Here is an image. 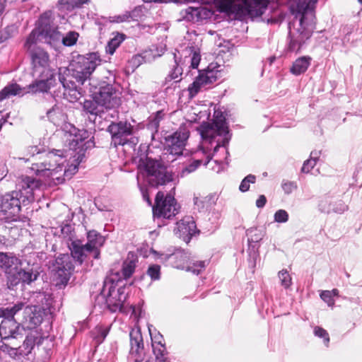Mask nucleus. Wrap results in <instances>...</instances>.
<instances>
[{"mask_svg":"<svg viewBox=\"0 0 362 362\" xmlns=\"http://www.w3.org/2000/svg\"><path fill=\"white\" fill-rule=\"evenodd\" d=\"M318 0H295L290 9L293 20L288 24L287 50L298 52L310 38L316 26L315 8Z\"/></svg>","mask_w":362,"mask_h":362,"instance_id":"nucleus-1","label":"nucleus"},{"mask_svg":"<svg viewBox=\"0 0 362 362\" xmlns=\"http://www.w3.org/2000/svg\"><path fill=\"white\" fill-rule=\"evenodd\" d=\"M101 59L97 53L86 56L78 55L70 64V68L59 69V80L62 84L64 95L71 102L78 100L83 95V90L76 84L83 85L90 80L93 72L100 64Z\"/></svg>","mask_w":362,"mask_h":362,"instance_id":"nucleus-2","label":"nucleus"},{"mask_svg":"<svg viewBox=\"0 0 362 362\" xmlns=\"http://www.w3.org/2000/svg\"><path fill=\"white\" fill-rule=\"evenodd\" d=\"M134 260L125 261L121 271H111L103 281V288L96 296L94 307L101 309L107 308L112 313L120 311L127 298L126 284L134 272Z\"/></svg>","mask_w":362,"mask_h":362,"instance_id":"nucleus-3","label":"nucleus"},{"mask_svg":"<svg viewBox=\"0 0 362 362\" xmlns=\"http://www.w3.org/2000/svg\"><path fill=\"white\" fill-rule=\"evenodd\" d=\"M42 181L33 176L22 175L18 184V189L2 196L1 211L7 218L16 220L21 206H26L34 200V191L40 189Z\"/></svg>","mask_w":362,"mask_h":362,"instance_id":"nucleus-4","label":"nucleus"},{"mask_svg":"<svg viewBox=\"0 0 362 362\" xmlns=\"http://www.w3.org/2000/svg\"><path fill=\"white\" fill-rule=\"evenodd\" d=\"M66 157L60 150L49 152L45 151L41 161L33 163L31 169L39 177H52L53 180H59L62 175H74L78 170L79 162L66 168L64 165Z\"/></svg>","mask_w":362,"mask_h":362,"instance_id":"nucleus-5","label":"nucleus"},{"mask_svg":"<svg viewBox=\"0 0 362 362\" xmlns=\"http://www.w3.org/2000/svg\"><path fill=\"white\" fill-rule=\"evenodd\" d=\"M215 114L213 122L204 123L199 129L203 139V148L208 151L213 147L214 153H216L220 147L226 148L231 137L223 114L216 112Z\"/></svg>","mask_w":362,"mask_h":362,"instance_id":"nucleus-6","label":"nucleus"},{"mask_svg":"<svg viewBox=\"0 0 362 362\" xmlns=\"http://www.w3.org/2000/svg\"><path fill=\"white\" fill-rule=\"evenodd\" d=\"M137 180L143 178L149 185L158 187L173 181V176L158 160L150 158L140 159L138 166Z\"/></svg>","mask_w":362,"mask_h":362,"instance_id":"nucleus-7","label":"nucleus"},{"mask_svg":"<svg viewBox=\"0 0 362 362\" xmlns=\"http://www.w3.org/2000/svg\"><path fill=\"white\" fill-rule=\"evenodd\" d=\"M54 21L53 12L47 11L40 16L35 28L46 44L57 49L60 45L61 33Z\"/></svg>","mask_w":362,"mask_h":362,"instance_id":"nucleus-8","label":"nucleus"},{"mask_svg":"<svg viewBox=\"0 0 362 362\" xmlns=\"http://www.w3.org/2000/svg\"><path fill=\"white\" fill-rule=\"evenodd\" d=\"M184 62L181 64V61L177 60L176 54H173L174 65L170 73L165 78L166 82L174 80L176 83L180 82L182 79L181 76L184 72V68L182 66L183 64L188 65V69H197L201 61V54L199 48L194 46L187 47L183 51Z\"/></svg>","mask_w":362,"mask_h":362,"instance_id":"nucleus-9","label":"nucleus"},{"mask_svg":"<svg viewBox=\"0 0 362 362\" xmlns=\"http://www.w3.org/2000/svg\"><path fill=\"white\" fill-rule=\"evenodd\" d=\"M220 66L210 64L208 67L203 70H199V74L194 82L188 87L189 95L190 98L195 97L199 92H202L211 88L217 81Z\"/></svg>","mask_w":362,"mask_h":362,"instance_id":"nucleus-10","label":"nucleus"},{"mask_svg":"<svg viewBox=\"0 0 362 362\" xmlns=\"http://www.w3.org/2000/svg\"><path fill=\"white\" fill-rule=\"evenodd\" d=\"M178 213L177 202L171 194L165 196L164 193L159 191L155 199V204L153 206L154 219H170Z\"/></svg>","mask_w":362,"mask_h":362,"instance_id":"nucleus-11","label":"nucleus"},{"mask_svg":"<svg viewBox=\"0 0 362 362\" xmlns=\"http://www.w3.org/2000/svg\"><path fill=\"white\" fill-rule=\"evenodd\" d=\"M107 131L110 133L115 146H124L127 144L134 146L138 142V139L134 136L133 126L127 122H112L108 126Z\"/></svg>","mask_w":362,"mask_h":362,"instance_id":"nucleus-12","label":"nucleus"},{"mask_svg":"<svg viewBox=\"0 0 362 362\" xmlns=\"http://www.w3.org/2000/svg\"><path fill=\"white\" fill-rule=\"evenodd\" d=\"M39 272L33 268L28 267L27 268H13L11 272H8L7 276V284L9 288H13L19 284L23 285H30L37 280Z\"/></svg>","mask_w":362,"mask_h":362,"instance_id":"nucleus-13","label":"nucleus"},{"mask_svg":"<svg viewBox=\"0 0 362 362\" xmlns=\"http://www.w3.org/2000/svg\"><path fill=\"white\" fill-rule=\"evenodd\" d=\"M189 136V132L185 127H180L175 132L166 136V149L169 155L182 156Z\"/></svg>","mask_w":362,"mask_h":362,"instance_id":"nucleus-14","label":"nucleus"},{"mask_svg":"<svg viewBox=\"0 0 362 362\" xmlns=\"http://www.w3.org/2000/svg\"><path fill=\"white\" fill-rule=\"evenodd\" d=\"M90 136V132L86 129H78L71 127L69 132L64 133V144L69 150L76 151L79 149L78 153L83 151L86 145L85 140ZM87 146H86V148Z\"/></svg>","mask_w":362,"mask_h":362,"instance_id":"nucleus-15","label":"nucleus"},{"mask_svg":"<svg viewBox=\"0 0 362 362\" xmlns=\"http://www.w3.org/2000/svg\"><path fill=\"white\" fill-rule=\"evenodd\" d=\"M130 350L129 361L130 362L144 361L145 356L143 337L139 329H132L129 333Z\"/></svg>","mask_w":362,"mask_h":362,"instance_id":"nucleus-16","label":"nucleus"},{"mask_svg":"<svg viewBox=\"0 0 362 362\" xmlns=\"http://www.w3.org/2000/svg\"><path fill=\"white\" fill-rule=\"evenodd\" d=\"M29 54L34 75H37V73H45L47 70H51L49 68V56L44 49L40 47H33L29 52Z\"/></svg>","mask_w":362,"mask_h":362,"instance_id":"nucleus-17","label":"nucleus"},{"mask_svg":"<svg viewBox=\"0 0 362 362\" xmlns=\"http://www.w3.org/2000/svg\"><path fill=\"white\" fill-rule=\"evenodd\" d=\"M36 79L28 86V92L32 93H47L54 86L55 74L52 70H47L45 73H37Z\"/></svg>","mask_w":362,"mask_h":362,"instance_id":"nucleus-18","label":"nucleus"},{"mask_svg":"<svg viewBox=\"0 0 362 362\" xmlns=\"http://www.w3.org/2000/svg\"><path fill=\"white\" fill-rule=\"evenodd\" d=\"M73 269L74 264L71 257L68 254H62L57 257L54 264V270L56 275L61 279L62 283L68 282Z\"/></svg>","mask_w":362,"mask_h":362,"instance_id":"nucleus-19","label":"nucleus"},{"mask_svg":"<svg viewBox=\"0 0 362 362\" xmlns=\"http://www.w3.org/2000/svg\"><path fill=\"white\" fill-rule=\"evenodd\" d=\"M196 229L197 227L193 218L187 216L177 223L174 232L184 241L188 242L196 233Z\"/></svg>","mask_w":362,"mask_h":362,"instance_id":"nucleus-20","label":"nucleus"},{"mask_svg":"<svg viewBox=\"0 0 362 362\" xmlns=\"http://www.w3.org/2000/svg\"><path fill=\"white\" fill-rule=\"evenodd\" d=\"M213 15L214 11L204 6L189 7L185 11L182 18L187 21L199 23L211 18Z\"/></svg>","mask_w":362,"mask_h":362,"instance_id":"nucleus-21","label":"nucleus"},{"mask_svg":"<svg viewBox=\"0 0 362 362\" xmlns=\"http://www.w3.org/2000/svg\"><path fill=\"white\" fill-rule=\"evenodd\" d=\"M86 246L92 252V257L95 259H98L100 255V247L104 245L105 239L100 233L95 230H90L87 233Z\"/></svg>","mask_w":362,"mask_h":362,"instance_id":"nucleus-22","label":"nucleus"},{"mask_svg":"<svg viewBox=\"0 0 362 362\" xmlns=\"http://www.w3.org/2000/svg\"><path fill=\"white\" fill-rule=\"evenodd\" d=\"M114 89L111 85L107 84L101 86L98 92L95 93L94 97L98 102L103 105L105 109L111 108L114 105V100L115 98L113 96Z\"/></svg>","mask_w":362,"mask_h":362,"instance_id":"nucleus-23","label":"nucleus"},{"mask_svg":"<svg viewBox=\"0 0 362 362\" xmlns=\"http://www.w3.org/2000/svg\"><path fill=\"white\" fill-rule=\"evenodd\" d=\"M71 255L73 259L79 264H82L88 255L92 252L88 248L86 245H83L79 240H75L69 244Z\"/></svg>","mask_w":362,"mask_h":362,"instance_id":"nucleus-24","label":"nucleus"},{"mask_svg":"<svg viewBox=\"0 0 362 362\" xmlns=\"http://www.w3.org/2000/svg\"><path fill=\"white\" fill-rule=\"evenodd\" d=\"M24 313L26 315L25 316V322L28 324L27 327L29 329L36 327L43 320L41 308L39 306H34L33 308L25 307Z\"/></svg>","mask_w":362,"mask_h":362,"instance_id":"nucleus-25","label":"nucleus"},{"mask_svg":"<svg viewBox=\"0 0 362 362\" xmlns=\"http://www.w3.org/2000/svg\"><path fill=\"white\" fill-rule=\"evenodd\" d=\"M20 325L15 320L3 319L0 325V337L3 339L16 338Z\"/></svg>","mask_w":362,"mask_h":362,"instance_id":"nucleus-26","label":"nucleus"},{"mask_svg":"<svg viewBox=\"0 0 362 362\" xmlns=\"http://www.w3.org/2000/svg\"><path fill=\"white\" fill-rule=\"evenodd\" d=\"M83 109L87 114H89L88 118L90 121L95 122L96 117H102L104 113V108L98 100L93 97L92 99L84 100L83 103Z\"/></svg>","mask_w":362,"mask_h":362,"instance_id":"nucleus-27","label":"nucleus"},{"mask_svg":"<svg viewBox=\"0 0 362 362\" xmlns=\"http://www.w3.org/2000/svg\"><path fill=\"white\" fill-rule=\"evenodd\" d=\"M312 58L308 56H303L296 59L292 66L290 69V71L295 76H299L305 73L311 64Z\"/></svg>","mask_w":362,"mask_h":362,"instance_id":"nucleus-28","label":"nucleus"},{"mask_svg":"<svg viewBox=\"0 0 362 362\" xmlns=\"http://www.w3.org/2000/svg\"><path fill=\"white\" fill-rule=\"evenodd\" d=\"M47 117L55 125H60L66 119L62 106L59 104H55L51 109L47 110Z\"/></svg>","mask_w":362,"mask_h":362,"instance_id":"nucleus-29","label":"nucleus"},{"mask_svg":"<svg viewBox=\"0 0 362 362\" xmlns=\"http://www.w3.org/2000/svg\"><path fill=\"white\" fill-rule=\"evenodd\" d=\"M21 264V260L13 255H8L6 253L0 252V267L4 270L8 276V272H11L13 268Z\"/></svg>","mask_w":362,"mask_h":362,"instance_id":"nucleus-30","label":"nucleus"},{"mask_svg":"<svg viewBox=\"0 0 362 362\" xmlns=\"http://www.w3.org/2000/svg\"><path fill=\"white\" fill-rule=\"evenodd\" d=\"M173 264V267L180 269L187 270L189 262V255L185 252H177L169 256Z\"/></svg>","mask_w":362,"mask_h":362,"instance_id":"nucleus-31","label":"nucleus"},{"mask_svg":"<svg viewBox=\"0 0 362 362\" xmlns=\"http://www.w3.org/2000/svg\"><path fill=\"white\" fill-rule=\"evenodd\" d=\"M25 308V303L18 302L11 307L0 308V317L15 320L14 315Z\"/></svg>","mask_w":362,"mask_h":362,"instance_id":"nucleus-32","label":"nucleus"},{"mask_svg":"<svg viewBox=\"0 0 362 362\" xmlns=\"http://www.w3.org/2000/svg\"><path fill=\"white\" fill-rule=\"evenodd\" d=\"M21 93L22 88L18 84L16 83L8 84L0 90V102L11 96L21 95Z\"/></svg>","mask_w":362,"mask_h":362,"instance_id":"nucleus-33","label":"nucleus"},{"mask_svg":"<svg viewBox=\"0 0 362 362\" xmlns=\"http://www.w3.org/2000/svg\"><path fill=\"white\" fill-rule=\"evenodd\" d=\"M211 159V154L206 153V160L204 161L201 159H197L193 160L190 164L187 165V166L182 168V170L180 172V176L185 177V175L195 171L197 169V168L200 166L202 164L206 165L209 163Z\"/></svg>","mask_w":362,"mask_h":362,"instance_id":"nucleus-34","label":"nucleus"},{"mask_svg":"<svg viewBox=\"0 0 362 362\" xmlns=\"http://www.w3.org/2000/svg\"><path fill=\"white\" fill-rule=\"evenodd\" d=\"M45 152V151L42 148L37 146H29L26 150V156H28L27 160L35 161V163L40 162Z\"/></svg>","mask_w":362,"mask_h":362,"instance_id":"nucleus-35","label":"nucleus"},{"mask_svg":"<svg viewBox=\"0 0 362 362\" xmlns=\"http://www.w3.org/2000/svg\"><path fill=\"white\" fill-rule=\"evenodd\" d=\"M110 329V326L98 325L92 331V335L97 344H100L107 336Z\"/></svg>","mask_w":362,"mask_h":362,"instance_id":"nucleus-36","label":"nucleus"},{"mask_svg":"<svg viewBox=\"0 0 362 362\" xmlns=\"http://www.w3.org/2000/svg\"><path fill=\"white\" fill-rule=\"evenodd\" d=\"M164 115V112L162 110H160L157 111L154 115L150 117L147 124V129L151 132L152 136H153V132H158L160 122L163 119Z\"/></svg>","mask_w":362,"mask_h":362,"instance_id":"nucleus-37","label":"nucleus"},{"mask_svg":"<svg viewBox=\"0 0 362 362\" xmlns=\"http://www.w3.org/2000/svg\"><path fill=\"white\" fill-rule=\"evenodd\" d=\"M126 35L123 33H117L115 36L108 42L106 47V52L110 54H113L116 49L125 40Z\"/></svg>","mask_w":362,"mask_h":362,"instance_id":"nucleus-38","label":"nucleus"},{"mask_svg":"<svg viewBox=\"0 0 362 362\" xmlns=\"http://www.w3.org/2000/svg\"><path fill=\"white\" fill-rule=\"evenodd\" d=\"M79 37V33L71 30L66 33L64 36L61 34L60 44L65 47H71L76 44Z\"/></svg>","mask_w":362,"mask_h":362,"instance_id":"nucleus-39","label":"nucleus"},{"mask_svg":"<svg viewBox=\"0 0 362 362\" xmlns=\"http://www.w3.org/2000/svg\"><path fill=\"white\" fill-rule=\"evenodd\" d=\"M206 261H194L189 259L186 271L190 272L194 274L198 275L206 267Z\"/></svg>","mask_w":362,"mask_h":362,"instance_id":"nucleus-40","label":"nucleus"},{"mask_svg":"<svg viewBox=\"0 0 362 362\" xmlns=\"http://www.w3.org/2000/svg\"><path fill=\"white\" fill-rule=\"evenodd\" d=\"M247 235L248 236V241L253 243H258L264 236V231L257 228H251L247 230Z\"/></svg>","mask_w":362,"mask_h":362,"instance_id":"nucleus-41","label":"nucleus"},{"mask_svg":"<svg viewBox=\"0 0 362 362\" xmlns=\"http://www.w3.org/2000/svg\"><path fill=\"white\" fill-rule=\"evenodd\" d=\"M39 36H40V35L38 34L36 28H35L28 36L24 46L28 52L33 49V47H36L35 45L36 44Z\"/></svg>","mask_w":362,"mask_h":362,"instance_id":"nucleus-42","label":"nucleus"},{"mask_svg":"<svg viewBox=\"0 0 362 362\" xmlns=\"http://www.w3.org/2000/svg\"><path fill=\"white\" fill-rule=\"evenodd\" d=\"M35 344V337L33 336H27L23 341V347L24 350H21V347H19L20 353L22 352L25 354H28L31 351Z\"/></svg>","mask_w":362,"mask_h":362,"instance_id":"nucleus-43","label":"nucleus"},{"mask_svg":"<svg viewBox=\"0 0 362 362\" xmlns=\"http://www.w3.org/2000/svg\"><path fill=\"white\" fill-rule=\"evenodd\" d=\"M279 278L281 281V284L285 288H289L291 285V277L286 269H283L279 272Z\"/></svg>","mask_w":362,"mask_h":362,"instance_id":"nucleus-44","label":"nucleus"},{"mask_svg":"<svg viewBox=\"0 0 362 362\" xmlns=\"http://www.w3.org/2000/svg\"><path fill=\"white\" fill-rule=\"evenodd\" d=\"M256 180V177L253 175H248L246 176L241 182L239 189L242 192H245L250 189V184L255 183Z\"/></svg>","mask_w":362,"mask_h":362,"instance_id":"nucleus-45","label":"nucleus"},{"mask_svg":"<svg viewBox=\"0 0 362 362\" xmlns=\"http://www.w3.org/2000/svg\"><path fill=\"white\" fill-rule=\"evenodd\" d=\"M129 21H139L144 15V8L136 6L131 11H127Z\"/></svg>","mask_w":362,"mask_h":362,"instance_id":"nucleus-46","label":"nucleus"},{"mask_svg":"<svg viewBox=\"0 0 362 362\" xmlns=\"http://www.w3.org/2000/svg\"><path fill=\"white\" fill-rule=\"evenodd\" d=\"M147 274L151 280H158L160 277V267L158 264L150 265L147 269Z\"/></svg>","mask_w":362,"mask_h":362,"instance_id":"nucleus-47","label":"nucleus"},{"mask_svg":"<svg viewBox=\"0 0 362 362\" xmlns=\"http://www.w3.org/2000/svg\"><path fill=\"white\" fill-rule=\"evenodd\" d=\"M314 334L319 338H322L325 346H328L329 342V336L328 332L325 329L318 326L315 327L314 328Z\"/></svg>","mask_w":362,"mask_h":362,"instance_id":"nucleus-48","label":"nucleus"},{"mask_svg":"<svg viewBox=\"0 0 362 362\" xmlns=\"http://www.w3.org/2000/svg\"><path fill=\"white\" fill-rule=\"evenodd\" d=\"M274 220L279 223H286L288 221V214L284 209H279L274 213Z\"/></svg>","mask_w":362,"mask_h":362,"instance_id":"nucleus-49","label":"nucleus"},{"mask_svg":"<svg viewBox=\"0 0 362 362\" xmlns=\"http://www.w3.org/2000/svg\"><path fill=\"white\" fill-rule=\"evenodd\" d=\"M209 199L202 197H194V204L197 206L198 211H202L208 207Z\"/></svg>","mask_w":362,"mask_h":362,"instance_id":"nucleus-50","label":"nucleus"},{"mask_svg":"<svg viewBox=\"0 0 362 362\" xmlns=\"http://www.w3.org/2000/svg\"><path fill=\"white\" fill-rule=\"evenodd\" d=\"M152 328H153L152 325L148 326V331H149V334L151 335V338L152 340V344H154V345H156V344L158 345V344H165L163 335H161L159 332H156V330L155 329H154L155 333H153Z\"/></svg>","mask_w":362,"mask_h":362,"instance_id":"nucleus-51","label":"nucleus"},{"mask_svg":"<svg viewBox=\"0 0 362 362\" xmlns=\"http://www.w3.org/2000/svg\"><path fill=\"white\" fill-rule=\"evenodd\" d=\"M61 233L64 238H68L71 242L74 240V228L71 224L62 226Z\"/></svg>","mask_w":362,"mask_h":362,"instance_id":"nucleus-52","label":"nucleus"},{"mask_svg":"<svg viewBox=\"0 0 362 362\" xmlns=\"http://www.w3.org/2000/svg\"><path fill=\"white\" fill-rule=\"evenodd\" d=\"M281 188L285 194H290L297 188V185L293 181L283 180Z\"/></svg>","mask_w":362,"mask_h":362,"instance_id":"nucleus-53","label":"nucleus"},{"mask_svg":"<svg viewBox=\"0 0 362 362\" xmlns=\"http://www.w3.org/2000/svg\"><path fill=\"white\" fill-rule=\"evenodd\" d=\"M320 296L321 299L325 303H326L329 307L332 308L334 305L335 301H334L333 297L332 296V295L330 294V293L329 292V291H327V290L322 291L320 293Z\"/></svg>","mask_w":362,"mask_h":362,"instance_id":"nucleus-54","label":"nucleus"},{"mask_svg":"<svg viewBox=\"0 0 362 362\" xmlns=\"http://www.w3.org/2000/svg\"><path fill=\"white\" fill-rule=\"evenodd\" d=\"M109 21L110 23H123V22H129L127 12L125 11L122 14L110 16V17H109Z\"/></svg>","mask_w":362,"mask_h":362,"instance_id":"nucleus-55","label":"nucleus"},{"mask_svg":"<svg viewBox=\"0 0 362 362\" xmlns=\"http://www.w3.org/2000/svg\"><path fill=\"white\" fill-rule=\"evenodd\" d=\"M152 346H153V352H154V354L156 355V358H158V357H161L164 355L165 352V344H156L154 345V344H152Z\"/></svg>","mask_w":362,"mask_h":362,"instance_id":"nucleus-56","label":"nucleus"},{"mask_svg":"<svg viewBox=\"0 0 362 362\" xmlns=\"http://www.w3.org/2000/svg\"><path fill=\"white\" fill-rule=\"evenodd\" d=\"M316 165L315 160L313 159H308L303 163L301 171L304 173H309Z\"/></svg>","mask_w":362,"mask_h":362,"instance_id":"nucleus-57","label":"nucleus"},{"mask_svg":"<svg viewBox=\"0 0 362 362\" xmlns=\"http://www.w3.org/2000/svg\"><path fill=\"white\" fill-rule=\"evenodd\" d=\"M257 257H258V254L256 251L253 250V251H250L249 252L248 262H249V266L251 268L255 267L256 260H257Z\"/></svg>","mask_w":362,"mask_h":362,"instance_id":"nucleus-58","label":"nucleus"},{"mask_svg":"<svg viewBox=\"0 0 362 362\" xmlns=\"http://www.w3.org/2000/svg\"><path fill=\"white\" fill-rule=\"evenodd\" d=\"M1 349L3 351H7L8 353V354H10V355H12V354L16 355L18 353V349L16 348L10 347L9 346H8L7 344H5L1 345Z\"/></svg>","mask_w":362,"mask_h":362,"instance_id":"nucleus-59","label":"nucleus"},{"mask_svg":"<svg viewBox=\"0 0 362 362\" xmlns=\"http://www.w3.org/2000/svg\"><path fill=\"white\" fill-rule=\"evenodd\" d=\"M111 346H112V352L108 354L107 357L109 358V360L110 361V362H114L115 358L116 357V352L117 350V346L116 342H115L114 344H112Z\"/></svg>","mask_w":362,"mask_h":362,"instance_id":"nucleus-60","label":"nucleus"},{"mask_svg":"<svg viewBox=\"0 0 362 362\" xmlns=\"http://www.w3.org/2000/svg\"><path fill=\"white\" fill-rule=\"evenodd\" d=\"M267 203V198L264 195H260L256 201L257 208H263Z\"/></svg>","mask_w":362,"mask_h":362,"instance_id":"nucleus-61","label":"nucleus"},{"mask_svg":"<svg viewBox=\"0 0 362 362\" xmlns=\"http://www.w3.org/2000/svg\"><path fill=\"white\" fill-rule=\"evenodd\" d=\"M146 3H158V4H167V3H180L182 0H142Z\"/></svg>","mask_w":362,"mask_h":362,"instance_id":"nucleus-62","label":"nucleus"},{"mask_svg":"<svg viewBox=\"0 0 362 362\" xmlns=\"http://www.w3.org/2000/svg\"><path fill=\"white\" fill-rule=\"evenodd\" d=\"M90 0H71V4L74 7L81 8L84 4H88Z\"/></svg>","mask_w":362,"mask_h":362,"instance_id":"nucleus-63","label":"nucleus"},{"mask_svg":"<svg viewBox=\"0 0 362 362\" xmlns=\"http://www.w3.org/2000/svg\"><path fill=\"white\" fill-rule=\"evenodd\" d=\"M319 156H320V152L319 151H312L311 153H310V159H313L315 160V163L317 162L318 158H319Z\"/></svg>","mask_w":362,"mask_h":362,"instance_id":"nucleus-64","label":"nucleus"}]
</instances>
